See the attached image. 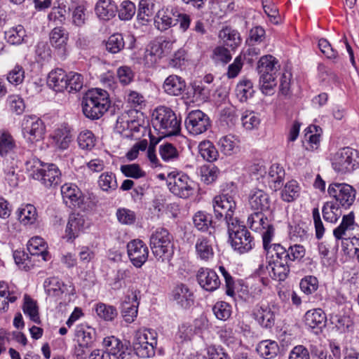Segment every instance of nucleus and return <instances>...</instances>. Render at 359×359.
<instances>
[{"instance_id":"obj_1","label":"nucleus","mask_w":359,"mask_h":359,"mask_svg":"<svg viewBox=\"0 0 359 359\" xmlns=\"http://www.w3.org/2000/svg\"><path fill=\"white\" fill-rule=\"evenodd\" d=\"M81 106L86 117L91 120L99 119L110 106L109 93L100 88L90 89L83 95Z\"/></svg>"},{"instance_id":"obj_2","label":"nucleus","mask_w":359,"mask_h":359,"mask_svg":"<svg viewBox=\"0 0 359 359\" xmlns=\"http://www.w3.org/2000/svg\"><path fill=\"white\" fill-rule=\"evenodd\" d=\"M149 245L157 260L162 262L171 260L174 254V245L172 236L166 229H156L150 236Z\"/></svg>"},{"instance_id":"obj_3","label":"nucleus","mask_w":359,"mask_h":359,"mask_svg":"<svg viewBox=\"0 0 359 359\" xmlns=\"http://www.w3.org/2000/svg\"><path fill=\"white\" fill-rule=\"evenodd\" d=\"M152 116V125L162 136H172L180 133V121L171 109L165 107H158Z\"/></svg>"},{"instance_id":"obj_4","label":"nucleus","mask_w":359,"mask_h":359,"mask_svg":"<svg viewBox=\"0 0 359 359\" xmlns=\"http://www.w3.org/2000/svg\"><path fill=\"white\" fill-rule=\"evenodd\" d=\"M27 169L31 172V176L40 181L45 187H51L60 182L61 172L55 164L43 165L39 161L27 163Z\"/></svg>"},{"instance_id":"obj_5","label":"nucleus","mask_w":359,"mask_h":359,"mask_svg":"<svg viewBox=\"0 0 359 359\" xmlns=\"http://www.w3.org/2000/svg\"><path fill=\"white\" fill-rule=\"evenodd\" d=\"M227 226L231 244L235 250L242 254L254 248V238L246 226L241 224L238 220L231 222Z\"/></svg>"},{"instance_id":"obj_6","label":"nucleus","mask_w":359,"mask_h":359,"mask_svg":"<svg viewBox=\"0 0 359 359\" xmlns=\"http://www.w3.org/2000/svg\"><path fill=\"white\" fill-rule=\"evenodd\" d=\"M236 195L234 190L230 191L224 190L220 195L216 196L212 201L215 218L219 220L224 217L227 225L237 220L233 217L236 207Z\"/></svg>"},{"instance_id":"obj_7","label":"nucleus","mask_w":359,"mask_h":359,"mask_svg":"<svg viewBox=\"0 0 359 359\" xmlns=\"http://www.w3.org/2000/svg\"><path fill=\"white\" fill-rule=\"evenodd\" d=\"M269 255L271 256L268 264L266 266L260 265L257 270V273L262 276L265 274L266 271L272 279L277 281H284L290 273V264L276 251L272 250Z\"/></svg>"},{"instance_id":"obj_8","label":"nucleus","mask_w":359,"mask_h":359,"mask_svg":"<svg viewBox=\"0 0 359 359\" xmlns=\"http://www.w3.org/2000/svg\"><path fill=\"white\" fill-rule=\"evenodd\" d=\"M332 167L339 174H346L359 166V151L351 147H344L332 156Z\"/></svg>"},{"instance_id":"obj_9","label":"nucleus","mask_w":359,"mask_h":359,"mask_svg":"<svg viewBox=\"0 0 359 359\" xmlns=\"http://www.w3.org/2000/svg\"><path fill=\"white\" fill-rule=\"evenodd\" d=\"M157 334L151 330H139L135 332L133 342L136 354L142 358H150L155 354Z\"/></svg>"},{"instance_id":"obj_10","label":"nucleus","mask_w":359,"mask_h":359,"mask_svg":"<svg viewBox=\"0 0 359 359\" xmlns=\"http://www.w3.org/2000/svg\"><path fill=\"white\" fill-rule=\"evenodd\" d=\"M330 197L334 198L337 205L344 208H350L355 200L356 191L350 184L346 183L333 182L327 189Z\"/></svg>"},{"instance_id":"obj_11","label":"nucleus","mask_w":359,"mask_h":359,"mask_svg":"<svg viewBox=\"0 0 359 359\" xmlns=\"http://www.w3.org/2000/svg\"><path fill=\"white\" fill-rule=\"evenodd\" d=\"M167 185L170 191L175 196L187 198L194 194L195 183L184 174H169Z\"/></svg>"},{"instance_id":"obj_12","label":"nucleus","mask_w":359,"mask_h":359,"mask_svg":"<svg viewBox=\"0 0 359 359\" xmlns=\"http://www.w3.org/2000/svg\"><path fill=\"white\" fill-rule=\"evenodd\" d=\"M22 134L28 142L33 144L43 139L45 126L43 121L35 116H26L22 123Z\"/></svg>"},{"instance_id":"obj_13","label":"nucleus","mask_w":359,"mask_h":359,"mask_svg":"<svg viewBox=\"0 0 359 359\" xmlns=\"http://www.w3.org/2000/svg\"><path fill=\"white\" fill-rule=\"evenodd\" d=\"M210 126V121L208 116L201 110L190 111L185 119V127L193 135L205 133Z\"/></svg>"},{"instance_id":"obj_14","label":"nucleus","mask_w":359,"mask_h":359,"mask_svg":"<svg viewBox=\"0 0 359 359\" xmlns=\"http://www.w3.org/2000/svg\"><path fill=\"white\" fill-rule=\"evenodd\" d=\"M127 251L130 260L137 268H140L148 259L149 250L142 240L135 239L129 242Z\"/></svg>"},{"instance_id":"obj_15","label":"nucleus","mask_w":359,"mask_h":359,"mask_svg":"<svg viewBox=\"0 0 359 359\" xmlns=\"http://www.w3.org/2000/svg\"><path fill=\"white\" fill-rule=\"evenodd\" d=\"M135 38L133 35H128L124 39L121 34L116 33L111 35L106 41V50L112 54L119 53L125 45H128V48L133 49L135 43Z\"/></svg>"},{"instance_id":"obj_16","label":"nucleus","mask_w":359,"mask_h":359,"mask_svg":"<svg viewBox=\"0 0 359 359\" xmlns=\"http://www.w3.org/2000/svg\"><path fill=\"white\" fill-rule=\"evenodd\" d=\"M140 292H133L131 296L128 295L121 305V315L123 320L128 323H133L137 317L139 306L138 294Z\"/></svg>"},{"instance_id":"obj_17","label":"nucleus","mask_w":359,"mask_h":359,"mask_svg":"<svg viewBox=\"0 0 359 359\" xmlns=\"http://www.w3.org/2000/svg\"><path fill=\"white\" fill-rule=\"evenodd\" d=\"M103 345L106 348L104 351L109 355H113L116 359H125L129 354L127 346L123 345L118 338L111 336L103 340Z\"/></svg>"},{"instance_id":"obj_18","label":"nucleus","mask_w":359,"mask_h":359,"mask_svg":"<svg viewBox=\"0 0 359 359\" xmlns=\"http://www.w3.org/2000/svg\"><path fill=\"white\" fill-rule=\"evenodd\" d=\"M199 285L207 291H214L220 285V280L216 272L208 268H201L197 273Z\"/></svg>"},{"instance_id":"obj_19","label":"nucleus","mask_w":359,"mask_h":359,"mask_svg":"<svg viewBox=\"0 0 359 359\" xmlns=\"http://www.w3.org/2000/svg\"><path fill=\"white\" fill-rule=\"evenodd\" d=\"M173 300L182 309H189L194 304V294L184 284L177 285L172 292Z\"/></svg>"},{"instance_id":"obj_20","label":"nucleus","mask_w":359,"mask_h":359,"mask_svg":"<svg viewBox=\"0 0 359 359\" xmlns=\"http://www.w3.org/2000/svg\"><path fill=\"white\" fill-rule=\"evenodd\" d=\"M86 219L80 214L72 213L69 217V220L65 230L66 237L68 240L74 239L86 227Z\"/></svg>"},{"instance_id":"obj_21","label":"nucleus","mask_w":359,"mask_h":359,"mask_svg":"<svg viewBox=\"0 0 359 359\" xmlns=\"http://www.w3.org/2000/svg\"><path fill=\"white\" fill-rule=\"evenodd\" d=\"M273 251H276L280 254L283 258H285L289 263L297 259H301L305 255V249L301 245H294L290 246L287 249L280 244L274 243Z\"/></svg>"},{"instance_id":"obj_22","label":"nucleus","mask_w":359,"mask_h":359,"mask_svg":"<svg viewBox=\"0 0 359 359\" xmlns=\"http://www.w3.org/2000/svg\"><path fill=\"white\" fill-rule=\"evenodd\" d=\"M195 250L197 257L205 262L212 259L214 256L212 243L210 238L205 236L197 238Z\"/></svg>"},{"instance_id":"obj_23","label":"nucleus","mask_w":359,"mask_h":359,"mask_svg":"<svg viewBox=\"0 0 359 359\" xmlns=\"http://www.w3.org/2000/svg\"><path fill=\"white\" fill-rule=\"evenodd\" d=\"M326 321V315L321 309L309 310L304 315V323L311 329L321 330L325 326Z\"/></svg>"},{"instance_id":"obj_24","label":"nucleus","mask_w":359,"mask_h":359,"mask_svg":"<svg viewBox=\"0 0 359 359\" xmlns=\"http://www.w3.org/2000/svg\"><path fill=\"white\" fill-rule=\"evenodd\" d=\"M20 294L7 283L0 281V311H6L9 303H14L19 297Z\"/></svg>"},{"instance_id":"obj_25","label":"nucleus","mask_w":359,"mask_h":359,"mask_svg":"<svg viewBox=\"0 0 359 359\" xmlns=\"http://www.w3.org/2000/svg\"><path fill=\"white\" fill-rule=\"evenodd\" d=\"M249 204L252 209L263 212L268 211L271 207L269 195L262 190H257L250 196Z\"/></svg>"},{"instance_id":"obj_26","label":"nucleus","mask_w":359,"mask_h":359,"mask_svg":"<svg viewBox=\"0 0 359 359\" xmlns=\"http://www.w3.org/2000/svg\"><path fill=\"white\" fill-rule=\"evenodd\" d=\"M218 37L222 42L223 46H229L232 50L236 48L241 43L239 32L229 26L223 27L219 32Z\"/></svg>"},{"instance_id":"obj_27","label":"nucleus","mask_w":359,"mask_h":359,"mask_svg":"<svg viewBox=\"0 0 359 359\" xmlns=\"http://www.w3.org/2000/svg\"><path fill=\"white\" fill-rule=\"evenodd\" d=\"M117 11V6L112 0H99L95 6L96 14L104 20L114 18Z\"/></svg>"},{"instance_id":"obj_28","label":"nucleus","mask_w":359,"mask_h":359,"mask_svg":"<svg viewBox=\"0 0 359 359\" xmlns=\"http://www.w3.org/2000/svg\"><path fill=\"white\" fill-rule=\"evenodd\" d=\"M163 87L166 93L178 96L184 90L186 83L181 77L177 75H170L165 80Z\"/></svg>"},{"instance_id":"obj_29","label":"nucleus","mask_w":359,"mask_h":359,"mask_svg":"<svg viewBox=\"0 0 359 359\" xmlns=\"http://www.w3.org/2000/svg\"><path fill=\"white\" fill-rule=\"evenodd\" d=\"M67 76L62 69L53 70L48 76L47 83L55 91H64L67 88Z\"/></svg>"},{"instance_id":"obj_30","label":"nucleus","mask_w":359,"mask_h":359,"mask_svg":"<svg viewBox=\"0 0 359 359\" xmlns=\"http://www.w3.org/2000/svg\"><path fill=\"white\" fill-rule=\"evenodd\" d=\"M220 338L222 342L232 351L240 352L243 347L241 340L231 328H224L220 331Z\"/></svg>"},{"instance_id":"obj_31","label":"nucleus","mask_w":359,"mask_h":359,"mask_svg":"<svg viewBox=\"0 0 359 359\" xmlns=\"http://www.w3.org/2000/svg\"><path fill=\"white\" fill-rule=\"evenodd\" d=\"M255 319L264 327H271L275 323V314L267 305L260 306L255 312Z\"/></svg>"},{"instance_id":"obj_32","label":"nucleus","mask_w":359,"mask_h":359,"mask_svg":"<svg viewBox=\"0 0 359 359\" xmlns=\"http://www.w3.org/2000/svg\"><path fill=\"white\" fill-rule=\"evenodd\" d=\"M46 292L50 297H60L67 290V286L58 278L52 277L44 282Z\"/></svg>"},{"instance_id":"obj_33","label":"nucleus","mask_w":359,"mask_h":359,"mask_svg":"<svg viewBox=\"0 0 359 359\" xmlns=\"http://www.w3.org/2000/svg\"><path fill=\"white\" fill-rule=\"evenodd\" d=\"M22 311L32 321L38 324L41 323L37 302L27 294L24 295Z\"/></svg>"},{"instance_id":"obj_34","label":"nucleus","mask_w":359,"mask_h":359,"mask_svg":"<svg viewBox=\"0 0 359 359\" xmlns=\"http://www.w3.org/2000/svg\"><path fill=\"white\" fill-rule=\"evenodd\" d=\"M27 250L32 255H41L44 261L48 259L49 253L46 243L41 237H34L29 241Z\"/></svg>"},{"instance_id":"obj_35","label":"nucleus","mask_w":359,"mask_h":359,"mask_svg":"<svg viewBox=\"0 0 359 359\" xmlns=\"http://www.w3.org/2000/svg\"><path fill=\"white\" fill-rule=\"evenodd\" d=\"M68 39V34L62 27L54 28L50 34V42L55 48L65 51V47Z\"/></svg>"},{"instance_id":"obj_36","label":"nucleus","mask_w":359,"mask_h":359,"mask_svg":"<svg viewBox=\"0 0 359 359\" xmlns=\"http://www.w3.org/2000/svg\"><path fill=\"white\" fill-rule=\"evenodd\" d=\"M285 170L278 164H273L269 169L270 187L275 191L279 189L285 178Z\"/></svg>"},{"instance_id":"obj_37","label":"nucleus","mask_w":359,"mask_h":359,"mask_svg":"<svg viewBox=\"0 0 359 359\" xmlns=\"http://www.w3.org/2000/svg\"><path fill=\"white\" fill-rule=\"evenodd\" d=\"M61 194L66 203H68L67 200H69L74 206L79 205V198L81 194L75 184H65L61 187Z\"/></svg>"},{"instance_id":"obj_38","label":"nucleus","mask_w":359,"mask_h":359,"mask_svg":"<svg viewBox=\"0 0 359 359\" xmlns=\"http://www.w3.org/2000/svg\"><path fill=\"white\" fill-rule=\"evenodd\" d=\"M257 351L262 357L266 359H271L278 354L279 347L274 341L264 340L259 343Z\"/></svg>"},{"instance_id":"obj_39","label":"nucleus","mask_w":359,"mask_h":359,"mask_svg":"<svg viewBox=\"0 0 359 359\" xmlns=\"http://www.w3.org/2000/svg\"><path fill=\"white\" fill-rule=\"evenodd\" d=\"M36 210L31 204L22 205L18 210V218L25 225L32 224L36 220Z\"/></svg>"},{"instance_id":"obj_40","label":"nucleus","mask_w":359,"mask_h":359,"mask_svg":"<svg viewBox=\"0 0 359 359\" xmlns=\"http://www.w3.org/2000/svg\"><path fill=\"white\" fill-rule=\"evenodd\" d=\"M221 151L227 156L232 155L238 150V140L233 135H225L218 141Z\"/></svg>"},{"instance_id":"obj_41","label":"nucleus","mask_w":359,"mask_h":359,"mask_svg":"<svg viewBox=\"0 0 359 359\" xmlns=\"http://www.w3.org/2000/svg\"><path fill=\"white\" fill-rule=\"evenodd\" d=\"M248 223L250 228L255 231H261L270 224L268 218L259 211L251 214L248 218Z\"/></svg>"},{"instance_id":"obj_42","label":"nucleus","mask_w":359,"mask_h":359,"mask_svg":"<svg viewBox=\"0 0 359 359\" xmlns=\"http://www.w3.org/2000/svg\"><path fill=\"white\" fill-rule=\"evenodd\" d=\"M259 74L262 92L266 95L273 94V88L276 86V73H259Z\"/></svg>"},{"instance_id":"obj_43","label":"nucleus","mask_w":359,"mask_h":359,"mask_svg":"<svg viewBox=\"0 0 359 359\" xmlns=\"http://www.w3.org/2000/svg\"><path fill=\"white\" fill-rule=\"evenodd\" d=\"M98 184L102 191L110 192L115 191L118 187L115 174L111 172H106L99 177Z\"/></svg>"},{"instance_id":"obj_44","label":"nucleus","mask_w":359,"mask_h":359,"mask_svg":"<svg viewBox=\"0 0 359 359\" xmlns=\"http://www.w3.org/2000/svg\"><path fill=\"white\" fill-rule=\"evenodd\" d=\"M254 92L252 81L246 79L241 81L236 88V95L241 102H245L248 98L252 97Z\"/></svg>"},{"instance_id":"obj_45","label":"nucleus","mask_w":359,"mask_h":359,"mask_svg":"<svg viewBox=\"0 0 359 359\" xmlns=\"http://www.w3.org/2000/svg\"><path fill=\"white\" fill-rule=\"evenodd\" d=\"M97 315L105 321H112L118 316V311L115 306L98 303L95 306Z\"/></svg>"},{"instance_id":"obj_46","label":"nucleus","mask_w":359,"mask_h":359,"mask_svg":"<svg viewBox=\"0 0 359 359\" xmlns=\"http://www.w3.org/2000/svg\"><path fill=\"white\" fill-rule=\"evenodd\" d=\"M180 151L171 143L166 142L159 146V154L165 162L174 161L179 158Z\"/></svg>"},{"instance_id":"obj_47","label":"nucleus","mask_w":359,"mask_h":359,"mask_svg":"<svg viewBox=\"0 0 359 359\" xmlns=\"http://www.w3.org/2000/svg\"><path fill=\"white\" fill-rule=\"evenodd\" d=\"M53 138L57 148L62 150L67 149L72 140L70 131L66 128L57 129L55 131Z\"/></svg>"},{"instance_id":"obj_48","label":"nucleus","mask_w":359,"mask_h":359,"mask_svg":"<svg viewBox=\"0 0 359 359\" xmlns=\"http://www.w3.org/2000/svg\"><path fill=\"white\" fill-rule=\"evenodd\" d=\"M70 10L71 7L67 2L62 1L59 3L57 7L53 8L48 17L50 20L55 21L57 24H62L66 20V15Z\"/></svg>"},{"instance_id":"obj_49","label":"nucleus","mask_w":359,"mask_h":359,"mask_svg":"<svg viewBox=\"0 0 359 359\" xmlns=\"http://www.w3.org/2000/svg\"><path fill=\"white\" fill-rule=\"evenodd\" d=\"M278 61L271 55L262 57L258 62V73H276Z\"/></svg>"},{"instance_id":"obj_50","label":"nucleus","mask_w":359,"mask_h":359,"mask_svg":"<svg viewBox=\"0 0 359 359\" xmlns=\"http://www.w3.org/2000/svg\"><path fill=\"white\" fill-rule=\"evenodd\" d=\"M199 153L207 161H214L219 155L217 150L210 141L202 142L198 145Z\"/></svg>"},{"instance_id":"obj_51","label":"nucleus","mask_w":359,"mask_h":359,"mask_svg":"<svg viewBox=\"0 0 359 359\" xmlns=\"http://www.w3.org/2000/svg\"><path fill=\"white\" fill-rule=\"evenodd\" d=\"M154 24L160 31L167 30L171 26L175 25V23H173V20L168 12L164 10L158 11L154 18Z\"/></svg>"},{"instance_id":"obj_52","label":"nucleus","mask_w":359,"mask_h":359,"mask_svg":"<svg viewBox=\"0 0 359 359\" xmlns=\"http://www.w3.org/2000/svg\"><path fill=\"white\" fill-rule=\"evenodd\" d=\"M299 187L295 180L288 182L281 192V198L286 202L293 201L298 196Z\"/></svg>"},{"instance_id":"obj_53","label":"nucleus","mask_w":359,"mask_h":359,"mask_svg":"<svg viewBox=\"0 0 359 359\" xmlns=\"http://www.w3.org/2000/svg\"><path fill=\"white\" fill-rule=\"evenodd\" d=\"M323 219L329 222L334 223L339 218L340 210L339 207L332 202H327L323 207Z\"/></svg>"},{"instance_id":"obj_54","label":"nucleus","mask_w":359,"mask_h":359,"mask_svg":"<svg viewBox=\"0 0 359 359\" xmlns=\"http://www.w3.org/2000/svg\"><path fill=\"white\" fill-rule=\"evenodd\" d=\"M67 88L65 90L69 93H76L79 91L83 86V79L81 74L70 72L67 76Z\"/></svg>"},{"instance_id":"obj_55","label":"nucleus","mask_w":359,"mask_h":359,"mask_svg":"<svg viewBox=\"0 0 359 359\" xmlns=\"http://www.w3.org/2000/svg\"><path fill=\"white\" fill-rule=\"evenodd\" d=\"M26 36L25 29L22 25H18L6 32V38L11 44H20Z\"/></svg>"},{"instance_id":"obj_56","label":"nucleus","mask_w":359,"mask_h":359,"mask_svg":"<svg viewBox=\"0 0 359 359\" xmlns=\"http://www.w3.org/2000/svg\"><path fill=\"white\" fill-rule=\"evenodd\" d=\"M79 344L86 348L91 347L96 339L95 331L91 327L77 331Z\"/></svg>"},{"instance_id":"obj_57","label":"nucleus","mask_w":359,"mask_h":359,"mask_svg":"<svg viewBox=\"0 0 359 359\" xmlns=\"http://www.w3.org/2000/svg\"><path fill=\"white\" fill-rule=\"evenodd\" d=\"M231 58L230 51L224 46H218L212 51V59L216 64L226 65Z\"/></svg>"},{"instance_id":"obj_58","label":"nucleus","mask_w":359,"mask_h":359,"mask_svg":"<svg viewBox=\"0 0 359 359\" xmlns=\"http://www.w3.org/2000/svg\"><path fill=\"white\" fill-rule=\"evenodd\" d=\"M195 226L200 231H207L212 226V216L204 212L199 211L195 214L193 218Z\"/></svg>"},{"instance_id":"obj_59","label":"nucleus","mask_w":359,"mask_h":359,"mask_svg":"<svg viewBox=\"0 0 359 359\" xmlns=\"http://www.w3.org/2000/svg\"><path fill=\"white\" fill-rule=\"evenodd\" d=\"M120 170L125 177L134 179H139L146 175V172L136 163L121 165Z\"/></svg>"},{"instance_id":"obj_60","label":"nucleus","mask_w":359,"mask_h":359,"mask_svg":"<svg viewBox=\"0 0 359 359\" xmlns=\"http://www.w3.org/2000/svg\"><path fill=\"white\" fill-rule=\"evenodd\" d=\"M77 142L82 149L90 150L95 146V139L91 131L84 130L79 133Z\"/></svg>"},{"instance_id":"obj_61","label":"nucleus","mask_w":359,"mask_h":359,"mask_svg":"<svg viewBox=\"0 0 359 359\" xmlns=\"http://www.w3.org/2000/svg\"><path fill=\"white\" fill-rule=\"evenodd\" d=\"M3 172L4 173L5 180L8 182L11 187H15L18 184V175L16 173V168L13 165H9L8 160L3 162Z\"/></svg>"},{"instance_id":"obj_62","label":"nucleus","mask_w":359,"mask_h":359,"mask_svg":"<svg viewBox=\"0 0 359 359\" xmlns=\"http://www.w3.org/2000/svg\"><path fill=\"white\" fill-rule=\"evenodd\" d=\"M212 311L216 318L222 320H227L231 314V306L225 302H217Z\"/></svg>"},{"instance_id":"obj_63","label":"nucleus","mask_w":359,"mask_h":359,"mask_svg":"<svg viewBox=\"0 0 359 359\" xmlns=\"http://www.w3.org/2000/svg\"><path fill=\"white\" fill-rule=\"evenodd\" d=\"M299 286L302 292L310 294L318 288V280L315 276H308L302 279Z\"/></svg>"},{"instance_id":"obj_64","label":"nucleus","mask_w":359,"mask_h":359,"mask_svg":"<svg viewBox=\"0 0 359 359\" xmlns=\"http://www.w3.org/2000/svg\"><path fill=\"white\" fill-rule=\"evenodd\" d=\"M118 12V17L122 20H130L135 15L136 8L130 1H124L121 3Z\"/></svg>"}]
</instances>
